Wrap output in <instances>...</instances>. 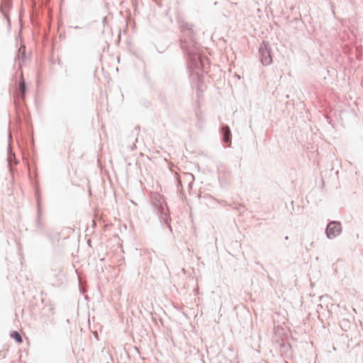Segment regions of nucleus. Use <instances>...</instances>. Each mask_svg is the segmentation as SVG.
<instances>
[{
  "mask_svg": "<svg viewBox=\"0 0 363 363\" xmlns=\"http://www.w3.org/2000/svg\"><path fill=\"white\" fill-rule=\"evenodd\" d=\"M11 337L14 339L18 344L23 342L21 335L17 331H13L11 333Z\"/></svg>",
  "mask_w": 363,
  "mask_h": 363,
  "instance_id": "3",
  "label": "nucleus"
},
{
  "mask_svg": "<svg viewBox=\"0 0 363 363\" xmlns=\"http://www.w3.org/2000/svg\"><path fill=\"white\" fill-rule=\"evenodd\" d=\"M25 91H26L25 82H24L23 77L21 76V78L19 82V91L21 92L22 97L24 96Z\"/></svg>",
  "mask_w": 363,
  "mask_h": 363,
  "instance_id": "4",
  "label": "nucleus"
},
{
  "mask_svg": "<svg viewBox=\"0 0 363 363\" xmlns=\"http://www.w3.org/2000/svg\"><path fill=\"white\" fill-rule=\"evenodd\" d=\"M222 132L223 134V141L227 143L228 145L230 143V128L228 126H225L222 128Z\"/></svg>",
  "mask_w": 363,
  "mask_h": 363,
  "instance_id": "2",
  "label": "nucleus"
},
{
  "mask_svg": "<svg viewBox=\"0 0 363 363\" xmlns=\"http://www.w3.org/2000/svg\"><path fill=\"white\" fill-rule=\"evenodd\" d=\"M261 60H262V62L263 65H268V64H269L272 62V58L269 55V56H267V57H266L264 58L262 57L261 59Z\"/></svg>",
  "mask_w": 363,
  "mask_h": 363,
  "instance_id": "5",
  "label": "nucleus"
},
{
  "mask_svg": "<svg viewBox=\"0 0 363 363\" xmlns=\"http://www.w3.org/2000/svg\"><path fill=\"white\" fill-rule=\"evenodd\" d=\"M341 231V224L337 221H332L328 223L326 228V235L329 239H333L338 236Z\"/></svg>",
  "mask_w": 363,
  "mask_h": 363,
  "instance_id": "1",
  "label": "nucleus"
}]
</instances>
